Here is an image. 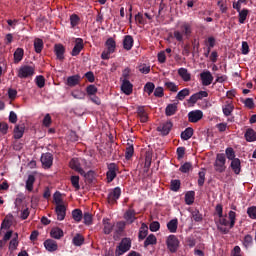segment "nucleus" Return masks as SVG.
I'll return each mask as SVG.
<instances>
[{
    "mask_svg": "<svg viewBox=\"0 0 256 256\" xmlns=\"http://www.w3.org/2000/svg\"><path fill=\"white\" fill-rule=\"evenodd\" d=\"M106 50H104L101 54V59L104 61H107L111 59L112 53H115L117 49V42H115V39L113 38H108L105 42Z\"/></svg>",
    "mask_w": 256,
    "mask_h": 256,
    "instance_id": "nucleus-1",
    "label": "nucleus"
},
{
    "mask_svg": "<svg viewBox=\"0 0 256 256\" xmlns=\"http://www.w3.org/2000/svg\"><path fill=\"white\" fill-rule=\"evenodd\" d=\"M180 29H181V32L174 31V37L176 41H179L181 43V41H183V35H185V37H191V33H192L191 24L184 22L180 26Z\"/></svg>",
    "mask_w": 256,
    "mask_h": 256,
    "instance_id": "nucleus-2",
    "label": "nucleus"
},
{
    "mask_svg": "<svg viewBox=\"0 0 256 256\" xmlns=\"http://www.w3.org/2000/svg\"><path fill=\"white\" fill-rule=\"evenodd\" d=\"M131 249V238H123L117 245L115 256L125 255Z\"/></svg>",
    "mask_w": 256,
    "mask_h": 256,
    "instance_id": "nucleus-3",
    "label": "nucleus"
},
{
    "mask_svg": "<svg viewBox=\"0 0 256 256\" xmlns=\"http://www.w3.org/2000/svg\"><path fill=\"white\" fill-rule=\"evenodd\" d=\"M225 163H227V158H225V154H217L216 160L214 163V169L217 173H225V170L227 169V166H225Z\"/></svg>",
    "mask_w": 256,
    "mask_h": 256,
    "instance_id": "nucleus-4",
    "label": "nucleus"
},
{
    "mask_svg": "<svg viewBox=\"0 0 256 256\" xmlns=\"http://www.w3.org/2000/svg\"><path fill=\"white\" fill-rule=\"evenodd\" d=\"M107 172H106V179L107 183H113L115 178L117 177V171H119V166L115 163L107 164Z\"/></svg>",
    "mask_w": 256,
    "mask_h": 256,
    "instance_id": "nucleus-5",
    "label": "nucleus"
},
{
    "mask_svg": "<svg viewBox=\"0 0 256 256\" xmlns=\"http://www.w3.org/2000/svg\"><path fill=\"white\" fill-rule=\"evenodd\" d=\"M35 75V68L29 65L21 66L18 70L19 79H27Z\"/></svg>",
    "mask_w": 256,
    "mask_h": 256,
    "instance_id": "nucleus-6",
    "label": "nucleus"
},
{
    "mask_svg": "<svg viewBox=\"0 0 256 256\" xmlns=\"http://www.w3.org/2000/svg\"><path fill=\"white\" fill-rule=\"evenodd\" d=\"M217 229L223 235H227L229 233L230 222L227 220V215L219 217L218 221L216 222Z\"/></svg>",
    "mask_w": 256,
    "mask_h": 256,
    "instance_id": "nucleus-7",
    "label": "nucleus"
},
{
    "mask_svg": "<svg viewBox=\"0 0 256 256\" xmlns=\"http://www.w3.org/2000/svg\"><path fill=\"white\" fill-rule=\"evenodd\" d=\"M166 245L170 253H177V249H179V238L175 235H169L166 240Z\"/></svg>",
    "mask_w": 256,
    "mask_h": 256,
    "instance_id": "nucleus-8",
    "label": "nucleus"
},
{
    "mask_svg": "<svg viewBox=\"0 0 256 256\" xmlns=\"http://www.w3.org/2000/svg\"><path fill=\"white\" fill-rule=\"evenodd\" d=\"M121 197V187H115L114 189L110 190L107 196V201L109 205H115L117 200Z\"/></svg>",
    "mask_w": 256,
    "mask_h": 256,
    "instance_id": "nucleus-9",
    "label": "nucleus"
},
{
    "mask_svg": "<svg viewBox=\"0 0 256 256\" xmlns=\"http://www.w3.org/2000/svg\"><path fill=\"white\" fill-rule=\"evenodd\" d=\"M203 119V111L193 110L188 113L189 123H199Z\"/></svg>",
    "mask_w": 256,
    "mask_h": 256,
    "instance_id": "nucleus-10",
    "label": "nucleus"
},
{
    "mask_svg": "<svg viewBox=\"0 0 256 256\" xmlns=\"http://www.w3.org/2000/svg\"><path fill=\"white\" fill-rule=\"evenodd\" d=\"M65 46L61 43L54 45V53L56 55V58L58 61H64L65 60Z\"/></svg>",
    "mask_w": 256,
    "mask_h": 256,
    "instance_id": "nucleus-11",
    "label": "nucleus"
},
{
    "mask_svg": "<svg viewBox=\"0 0 256 256\" xmlns=\"http://www.w3.org/2000/svg\"><path fill=\"white\" fill-rule=\"evenodd\" d=\"M85 45L83 44V38H76L75 45L71 51L72 57H77L81 51H83Z\"/></svg>",
    "mask_w": 256,
    "mask_h": 256,
    "instance_id": "nucleus-12",
    "label": "nucleus"
},
{
    "mask_svg": "<svg viewBox=\"0 0 256 256\" xmlns=\"http://www.w3.org/2000/svg\"><path fill=\"white\" fill-rule=\"evenodd\" d=\"M102 225L104 235H111V233H113V229H115V224L111 223V220L109 218H103Z\"/></svg>",
    "mask_w": 256,
    "mask_h": 256,
    "instance_id": "nucleus-13",
    "label": "nucleus"
},
{
    "mask_svg": "<svg viewBox=\"0 0 256 256\" xmlns=\"http://www.w3.org/2000/svg\"><path fill=\"white\" fill-rule=\"evenodd\" d=\"M200 79L204 87H209L213 83V75L210 71H204L200 74Z\"/></svg>",
    "mask_w": 256,
    "mask_h": 256,
    "instance_id": "nucleus-14",
    "label": "nucleus"
},
{
    "mask_svg": "<svg viewBox=\"0 0 256 256\" xmlns=\"http://www.w3.org/2000/svg\"><path fill=\"white\" fill-rule=\"evenodd\" d=\"M41 163L46 169H50L53 165V154L49 152L42 154Z\"/></svg>",
    "mask_w": 256,
    "mask_h": 256,
    "instance_id": "nucleus-15",
    "label": "nucleus"
},
{
    "mask_svg": "<svg viewBox=\"0 0 256 256\" xmlns=\"http://www.w3.org/2000/svg\"><path fill=\"white\" fill-rule=\"evenodd\" d=\"M58 221H63L67 215V207L64 204H58L55 208Z\"/></svg>",
    "mask_w": 256,
    "mask_h": 256,
    "instance_id": "nucleus-16",
    "label": "nucleus"
},
{
    "mask_svg": "<svg viewBox=\"0 0 256 256\" xmlns=\"http://www.w3.org/2000/svg\"><path fill=\"white\" fill-rule=\"evenodd\" d=\"M124 219L126 221V223H128L129 225L135 223V221H137V212H135V210L133 209H128L125 213H124Z\"/></svg>",
    "mask_w": 256,
    "mask_h": 256,
    "instance_id": "nucleus-17",
    "label": "nucleus"
},
{
    "mask_svg": "<svg viewBox=\"0 0 256 256\" xmlns=\"http://www.w3.org/2000/svg\"><path fill=\"white\" fill-rule=\"evenodd\" d=\"M171 129H173V123L171 121H168L159 126L157 128V131H159L162 135L166 136L171 133Z\"/></svg>",
    "mask_w": 256,
    "mask_h": 256,
    "instance_id": "nucleus-18",
    "label": "nucleus"
},
{
    "mask_svg": "<svg viewBox=\"0 0 256 256\" xmlns=\"http://www.w3.org/2000/svg\"><path fill=\"white\" fill-rule=\"evenodd\" d=\"M121 91L124 95H131L133 93V84L129 80L124 79L122 81Z\"/></svg>",
    "mask_w": 256,
    "mask_h": 256,
    "instance_id": "nucleus-19",
    "label": "nucleus"
},
{
    "mask_svg": "<svg viewBox=\"0 0 256 256\" xmlns=\"http://www.w3.org/2000/svg\"><path fill=\"white\" fill-rule=\"evenodd\" d=\"M134 43H135V40L133 39V36L131 35L124 36L123 49H125V51H131V49H133Z\"/></svg>",
    "mask_w": 256,
    "mask_h": 256,
    "instance_id": "nucleus-20",
    "label": "nucleus"
},
{
    "mask_svg": "<svg viewBox=\"0 0 256 256\" xmlns=\"http://www.w3.org/2000/svg\"><path fill=\"white\" fill-rule=\"evenodd\" d=\"M70 167L73 171L79 173V175H83V168H81V162H79V158H72L69 163Z\"/></svg>",
    "mask_w": 256,
    "mask_h": 256,
    "instance_id": "nucleus-21",
    "label": "nucleus"
},
{
    "mask_svg": "<svg viewBox=\"0 0 256 256\" xmlns=\"http://www.w3.org/2000/svg\"><path fill=\"white\" fill-rule=\"evenodd\" d=\"M44 247L47 251H50V253H53V251H57L59 249V246L57 245V242L52 239H47L44 242Z\"/></svg>",
    "mask_w": 256,
    "mask_h": 256,
    "instance_id": "nucleus-22",
    "label": "nucleus"
},
{
    "mask_svg": "<svg viewBox=\"0 0 256 256\" xmlns=\"http://www.w3.org/2000/svg\"><path fill=\"white\" fill-rule=\"evenodd\" d=\"M230 167L235 175H239L241 173V160L239 158L231 160Z\"/></svg>",
    "mask_w": 256,
    "mask_h": 256,
    "instance_id": "nucleus-23",
    "label": "nucleus"
},
{
    "mask_svg": "<svg viewBox=\"0 0 256 256\" xmlns=\"http://www.w3.org/2000/svg\"><path fill=\"white\" fill-rule=\"evenodd\" d=\"M81 83V76L79 74L70 76L67 78V85L68 87H76Z\"/></svg>",
    "mask_w": 256,
    "mask_h": 256,
    "instance_id": "nucleus-24",
    "label": "nucleus"
},
{
    "mask_svg": "<svg viewBox=\"0 0 256 256\" xmlns=\"http://www.w3.org/2000/svg\"><path fill=\"white\" fill-rule=\"evenodd\" d=\"M247 17H249V9L243 8L238 12V23H240V25H245Z\"/></svg>",
    "mask_w": 256,
    "mask_h": 256,
    "instance_id": "nucleus-25",
    "label": "nucleus"
},
{
    "mask_svg": "<svg viewBox=\"0 0 256 256\" xmlns=\"http://www.w3.org/2000/svg\"><path fill=\"white\" fill-rule=\"evenodd\" d=\"M137 115L140 118L141 123H147L149 117H147V112H145V107L139 106L137 108Z\"/></svg>",
    "mask_w": 256,
    "mask_h": 256,
    "instance_id": "nucleus-26",
    "label": "nucleus"
},
{
    "mask_svg": "<svg viewBox=\"0 0 256 256\" xmlns=\"http://www.w3.org/2000/svg\"><path fill=\"white\" fill-rule=\"evenodd\" d=\"M148 233H149V227L147 226V224L142 223L138 233L139 241H143V239L147 237Z\"/></svg>",
    "mask_w": 256,
    "mask_h": 256,
    "instance_id": "nucleus-27",
    "label": "nucleus"
},
{
    "mask_svg": "<svg viewBox=\"0 0 256 256\" xmlns=\"http://www.w3.org/2000/svg\"><path fill=\"white\" fill-rule=\"evenodd\" d=\"M244 137H245L246 141H248V143H253V141H256L255 130H253V128H248L246 130Z\"/></svg>",
    "mask_w": 256,
    "mask_h": 256,
    "instance_id": "nucleus-28",
    "label": "nucleus"
},
{
    "mask_svg": "<svg viewBox=\"0 0 256 256\" xmlns=\"http://www.w3.org/2000/svg\"><path fill=\"white\" fill-rule=\"evenodd\" d=\"M193 133H194L193 128H191V127L186 128L183 132H181V135H180L181 140L189 141V139H191V137H193Z\"/></svg>",
    "mask_w": 256,
    "mask_h": 256,
    "instance_id": "nucleus-29",
    "label": "nucleus"
},
{
    "mask_svg": "<svg viewBox=\"0 0 256 256\" xmlns=\"http://www.w3.org/2000/svg\"><path fill=\"white\" fill-rule=\"evenodd\" d=\"M175 113H177V104H168L165 109L166 117H172V115H175Z\"/></svg>",
    "mask_w": 256,
    "mask_h": 256,
    "instance_id": "nucleus-30",
    "label": "nucleus"
},
{
    "mask_svg": "<svg viewBox=\"0 0 256 256\" xmlns=\"http://www.w3.org/2000/svg\"><path fill=\"white\" fill-rule=\"evenodd\" d=\"M178 75L179 77H181V79H183V81H186V82L191 81V74L186 68H179Z\"/></svg>",
    "mask_w": 256,
    "mask_h": 256,
    "instance_id": "nucleus-31",
    "label": "nucleus"
},
{
    "mask_svg": "<svg viewBox=\"0 0 256 256\" xmlns=\"http://www.w3.org/2000/svg\"><path fill=\"white\" fill-rule=\"evenodd\" d=\"M179 225V221L177 218L170 220L167 223V229L170 233H177V227Z\"/></svg>",
    "mask_w": 256,
    "mask_h": 256,
    "instance_id": "nucleus-32",
    "label": "nucleus"
},
{
    "mask_svg": "<svg viewBox=\"0 0 256 256\" xmlns=\"http://www.w3.org/2000/svg\"><path fill=\"white\" fill-rule=\"evenodd\" d=\"M72 219H74L76 223H81V221H83V211L79 208L74 209L72 211Z\"/></svg>",
    "mask_w": 256,
    "mask_h": 256,
    "instance_id": "nucleus-33",
    "label": "nucleus"
},
{
    "mask_svg": "<svg viewBox=\"0 0 256 256\" xmlns=\"http://www.w3.org/2000/svg\"><path fill=\"white\" fill-rule=\"evenodd\" d=\"M25 133V126L24 125H16L14 128V139H21Z\"/></svg>",
    "mask_w": 256,
    "mask_h": 256,
    "instance_id": "nucleus-34",
    "label": "nucleus"
},
{
    "mask_svg": "<svg viewBox=\"0 0 256 256\" xmlns=\"http://www.w3.org/2000/svg\"><path fill=\"white\" fill-rule=\"evenodd\" d=\"M130 142L127 143V147H126V152H125V157L126 159H131V157H133V154L135 153V148L133 147V141L132 140H128Z\"/></svg>",
    "mask_w": 256,
    "mask_h": 256,
    "instance_id": "nucleus-35",
    "label": "nucleus"
},
{
    "mask_svg": "<svg viewBox=\"0 0 256 256\" xmlns=\"http://www.w3.org/2000/svg\"><path fill=\"white\" fill-rule=\"evenodd\" d=\"M24 55L25 50H23V48H17L14 52V63H20V61H23Z\"/></svg>",
    "mask_w": 256,
    "mask_h": 256,
    "instance_id": "nucleus-36",
    "label": "nucleus"
},
{
    "mask_svg": "<svg viewBox=\"0 0 256 256\" xmlns=\"http://www.w3.org/2000/svg\"><path fill=\"white\" fill-rule=\"evenodd\" d=\"M189 95H191V90L189 88H184L178 92L176 99L178 101H184L185 97H189Z\"/></svg>",
    "mask_w": 256,
    "mask_h": 256,
    "instance_id": "nucleus-37",
    "label": "nucleus"
},
{
    "mask_svg": "<svg viewBox=\"0 0 256 256\" xmlns=\"http://www.w3.org/2000/svg\"><path fill=\"white\" fill-rule=\"evenodd\" d=\"M72 243L75 247H81L85 243V238L81 234H76L72 239Z\"/></svg>",
    "mask_w": 256,
    "mask_h": 256,
    "instance_id": "nucleus-38",
    "label": "nucleus"
},
{
    "mask_svg": "<svg viewBox=\"0 0 256 256\" xmlns=\"http://www.w3.org/2000/svg\"><path fill=\"white\" fill-rule=\"evenodd\" d=\"M185 203L186 205H193L195 203V191H188L185 194Z\"/></svg>",
    "mask_w": 256,
    "mask_h": 256,
    "instance_id": "nucleus-39",
    "label": "nucleus"
},
{
    "mask_svg": "<svg viewBox=\"0 0 256 256\" xmlns=\"http://www.w3.org/2000/svg\"><path fill=\"white\" fill-rule=\"evenodd\" d=\"M43 47H44L43 39L36 38L34 40V51H35V53H41V51H43Z\"/></svg>",
    "mask_w": 256,
    "mask_h": 256,
    "instance_id": "nucleus-40",
    "label": "nucleus"
},
{
    "mask_svg": "<svg viewBox=\"0 0 256 256\" xmlns=\"http://www.w3.org/2000/svg\"><path fill=\"white\" fill-rule=\"evenodd\" d=\"M164 87L172 93H177V91H179V86L171 81L165 82Z\"/></svg>",
    "mask_w": 256,
    "mask_h": 256,
    "instance_id": "nucleus-41",
    "label": "nucleus"
},
{
    "mask_svg": "<svg viewBox=\"0 0 256 256\" xmlns=\"http://www.w3.org/2000/svg\"><path fill=\"white\" fill-rule=\"evenodd\" d=\"M15 236L13 237V239L10 241L9 243V250L10 251H15V249H17V247H19V241L17 239H19V234L15 233Z\"/></svg>",
    "mask_w": 256,
    "mask_h": 256,
    "instance_id": "nucleus-42",
    "label": "nucleus"
},
{
    "mask_svg": "<svg viewBox=\"0 0 256 256\" xmlns=\"http://www.w3.org/2000/svg\"><path fill=\"white\" fill-rule=\"evenodd\" d=\"M149 245H157V237L155 234H150L144 241V247H149Z\"/></svg>",
    "mask_w": 256,
    "mask_h": 256,
    "instance_id": "nucleus-43",
    "label": "nucleus"
},
{
    "mask_svg": "<svg viewBox=\"0 0 256 256\" xmlns=\"http://www.w3.org/2000/svg\"><path fill=\"white\" fill-rule=\"evenodd\" d=\"M50 235L53 239H61L63 237V231L59 227L52 228Z\"/></svg>",
    "mask_w": 256,
    "mask_h": 256,
    "instance_id": "nucleus-44",
    "label": "nucleus"
},
{
    "mask_svg": "<svg viewBox=\"0 0 256 256\" xmlns=\"http://www.w3.org/2000/svg\"><path fill=\"white\" fill-rule=\"evenodd\" d=\"M228 219H229V223H230V229H233V227H235V223L237 221V213H235V211H229L228 213Z\"/></svg>",
    "mask_w": 256,
    "mask_h": 256,
    "instance_id": "nucleus-45",
    "label": "nucleus"
},
{
    "mask_svg": "<svg viewBox=\"0 0 256 256\" xmlns=\"http://www.w3.org/2000/svg\"><path fill=\"white\" fill-rule=\"evenodd\" d=\"M234 109H235V106H233V104H226L222 107V111L225 117H229V115L233 113Z\"/></svg>",
    "mask_w": 256,
    "mask_h": 256,
    "instance_id": "nucleus-46",
    "label": "nucleus"
},
{
    "mask_svg": "<svg viewBox=\"0 0 256 256\" xmlns=\"http://www.w3.org/2000/svg\"><path fill=\"white\" fill-rule=\"evenodd\" d=\"M170 189L171 191H174L175 193H177V191L181 189V180H177V179L171 180Z\"/></svg>",
    "mask_w": 256,
    "mask_h": 256,
    "instance_id": "nucleus-47",
    "label": "nucleus"
},
{
    "mask_svg": "<svg viewBox=\"0 0 256 256\" xmlns=\"http://www.w3.org/2000/svg\"><path fill=\"white\" fill-rule=\"evenodd\" d=\"M191 215H192V219L196 223H201V221H203V214L200 213L199 210L192 211Z\"/></svg>",
    "mask_w": 256,
    "mask_h": 256,
    "instance_id": "nucleus-48",
    "label": "nucleus"
},
{
    "mask_svg": "<svg viewBox=\"0 0 256 256\" xmlns=\"http://www.w3.org/2000/svg\"><path fill=\"white\" fill-rule=\"evenodd\" d=\"M82 219H84V225H92L93 223V215L89 212L82 214Z\"/></svg>",
    "mask_w": 256,
    "mask_h": 256,
    "instance_id": "nucleus-49",
    "label": "nucleus"
},
{
    "mask_svg": "<svg viewBox=\"0 0 256 256\" xmlns=\"http://www.w3.org/2000/svg\"><path fill=\"white\" fill-rule=\"evenodd\" d=\"M35 183V176L29 175L26 181V189L27 191H33V185Z\"/></svg>",
    "mask_w": 256,
    "mask_h": 256,
    "instance_id": "nucleus-50",
    "label": "nucleus"
},
{
    "mask_svg": "<svg viewBox=\"0 0 256 256\" xmlns=\"http://www.w3.org/2000/svg\"><path fill=\"white\" fill-rule=\"evenodd\" d=\"M191 169H193V164H191V162H186L180 166L179 171L181 173H189Z\"/></svg>",
    "mask_w": 256,
    "mask_h": 256,
    "instance_id": "nucleus-51",
    "label": "nucleus"
},
{
    "mask_svg": "<svg viewBox=\"0 0 256 256\" xmlns=\"http://www.w3.org/2000/svg\"><path fill=\"white\" fill-rule=\"evenodd\" d=\"M70 181L72 187H74L76 191H79V189H81V185H79V176H71Z\"/></svg>",
    "mask_w": 256,
    "mask_h": 256,
    "instance_id": "nucleus-52",
    "label": "nucleus"
},
{
    "mask_svg": "<svg viewBox=\"0 0 256 256\" xmlns=\"http://www.w3.org/2000/svg\"><path fill=\"white\" fill-rule=\"evenodd\" d=\"M97 88L95 85L93 84H90L86 87V93L88 95V97H91V96H94V95H97Z\"/></svg>",
    "mask_w": 256,
    "mask_h": 256,
    "instance_id": "nucleus-53",
    "label": "nucleus"
},
{
    "mask_svg": "<svg viewBox=\"0 0 256 256\" xmlns=\"http://www.w3.org/2000/svg\"><path fill=\"white\" fill-rule=\"evenodd\" d=\"M225 153H226V157H227V159H229V161H233L234 159H237L235 157V150L232 147L226 148Z\"/></svg>",
    "mask_w": 256,
    "mask_h": 256,
    "instance_id": "nucleus-54",
    "label": "nucleus"
},
{
    "mask_svg": "<svg viewBox=\"0 0 256 256\" xmlns=\"http://www.w3.org/2000/svg\"><path fill=\"white\" fill-rule=\"evenodd\" d=\"M217 5L221 11V13H227L229 6H227V1L219 0Z\"/></svg>",
    "mask_w": 256,
    "mask_h": 256,
    "instance_id": "nucleus-55",
    "label": "nucleus"
},
{
    "mask_svg": "<svg viewBox=\"0 0 256 256\" xmlns=\"http://www.w3.org/2000/svg\"><path fill=\"white\" fill-rule=\"evenodd\" d=\"M35 81L39 89H43V87H45V77L43 75L36 76Z\"/></svg>",
    "mask_w": 256,
    "mask_h": 256,
    "instance_id": "nucleus-56",
    "label": "nucleus"
},
{
    "mask_svg": "<svg viewBox=\"0 0 256 256\" xmlns=\"http://www.w3.org/2000/svg\"><path fill=\"white\" fill-rule=\"evenodd\" d=\"M125 225H127V224L123 221H119L116 223L115 232L117 233V235H121V233H123V231H125Z\"/></svg>",
    "mask_w": 256,
    "mask_h": 256,
    "instance_id": "nucleus-57",
    "label": "nucleus"
},
{
    "mask_svg": "<svg viewBox=\"0 0 256 256\" xmlns=\"http://www.w3.org/2000/svg\"><path fill=\"white\" fill-rule=\"evenodd\" d=\"M144 91L148 93V95H151V93L155 91V84L153 82H147L144 86Z\"/></svg>",
    "mask_w": 256,
    "mask_h": 256,
    "instance_id": "nucleus-58",
    "label": "nucleus"
},
{
    "mask_svg": "<svg viewBox=\"0 0 256 256\" xmlns=\"http://www.w3.org/2000/svg\"><path fill=\"white\" fill-rule=\"evenodd\" d=\"M79 21H81V19L79 18V16L77 14H72L70 16L71 27H77V25H79Z\"/></svg>",
    "mask_w": 256,
    "mask_h": 256,
    "instance_id": "nucleus-59",
    "label": "nucleus"
},
{
    "mask_svg": "<svg viewBox=\"0 0 256 256\" xmlns=\"http://www.w3.org/2000/svg\"><path fill=\"white\" fill-rule=\"evenodd\" d=\"M243 245L244 247H251V245H253V236H251L250 234H247L244 237Z\"/></svg>",
    "mask_w": 256,
    "mask_h": 256,
    "instance_id": "nucleus-60",
    "label": "nucleus"
},
{
    "mask_svg": "<svg viewBox=\"0 0 256 256\" xmlns=\"http://www.w3.org/2000/svg\"><path fill=\"white\" fill-rule=\"evenodd\" d=\"M149 229L150 231H152V233H156V231H159V229H161V224H159V222L157 221H153L150 223Z\"/></svg>",
    "mask_w": 256,
    "mask_h": 256,
    "instance_id": "nucleus-61",
    "label": "nucleus"
},
{
    "mask_svg": "<svg viewBox=\"0 0 256 256\" xmlns=\"http://www.w3.org/2000/svg\"><path fill=\"white\" fill-rule=\"evenodd\" d=\"M198 185L199 187H203V185H205V171H200L198 173Z\"/></svg>",
    "mask_w": 256,
    "mask_h": 256,
    "instance_id": "nucleus-62",
    "label": "nucleus"
},
{
    "mask_svg": "<svg viewBox=\"0 0 256 256\" xmlns=\"http://www.w3.org/2000/svg\"><path fill=\"white\" fill-rule=\"evenodd\" d=\"M247 215L250 219H256V206H251L247 209Z\"/></svg>",
    "mask_w": 256,
    "mask_h": 256,
    "instance_id": "nucleus-63",
    "label": "nucleus"
},
{
    "mask_svg": "<svg viewBox=\"0 0 256 256\" xmlns=\"http://www.w3.org/2000/svg\"><path fill=\"white\" fill-rule=\"evenodd\" d=\"M72 97L74 99H85V93L84 92H79V91H76V92H72Z\"/></svg>",
    "mask_w": 256,
    "mask_h": 256,
    "instance_id": "nucleus-64",
    "label": "nucleus"
}]
</instances>
